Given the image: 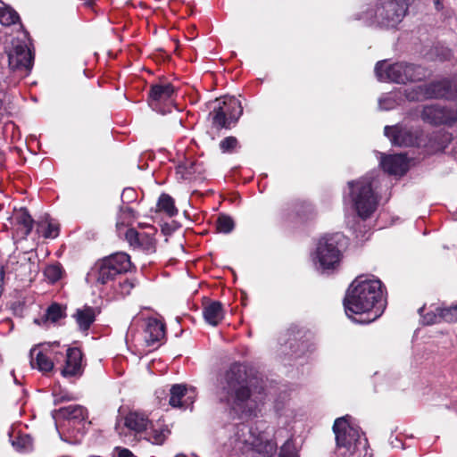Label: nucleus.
Segmentation results:
<instances>
[{
    "instance_id": "obj_1",
    "label": "nucleus",
    "mask_w": 457,
    "mask_h": 457,
    "mask_svg": "<svg viewBox=\"0 0 457 457\" xmlns=\"http://www.w3.org/2000/svg\"><path fill=\"white\" fill-rule=\"evenodd\" d=\"M262 381L247 376L240 365H232L226 372L220 391V400L231 405L241 418L257 416L259 405L264 399Z\"/></svg>"
},
{
    "instance_id": "obj_2",
    "label": "nucleus",
    "mask_w": 457,
    "mask_h": 457,
    "mask_svg": "<svg viewBox=\"0 0 457 457\" xmlns=\"http://www.w3.org/2000/svg\"><path fill=\"white\" fill-rule=\"evenodd\" d=\"M343 303L348 317L366 314L364 320L358 321L370 323L379 318L386 308L384 286L379 279H370L365 275L359 276L346 290Z\"/></svg>"
},
{
    "instance_id": "obj_3",
    "label": "nucleus",
    "mask_w": 457,
    "mask_h": 457,
    "mask_svg": "<svg viewBox=\"0 0 457 457\" xmlns=\"http://www.w3.org/2000/svg\"><path fill=\"white\" fill-rule=\"evenodd\" d=\"M407 0H377L374 6L367 12L372 22L385 29L395 28L408 12Z\"/></svg>"
},
{
    "instance_id": "obj_4",
    "label": "nucleus",
    "mask_w": 457,
    "mask_h": 457,
    "mask_svg": "<svg viewBox=\"0 0 457 457\" xmlns=\"http://www.w3.org/2000/svg\"><path fill=\"white\" fill-rule=\"evenodd\" d=\"M375 72L380 80H389L398 84L420 81L427 77L424 67L403 62L391 65H386V61L378 62Z\"/></svg>"
},
{
    "instance_id": "obj_5",
    "label": "nucleus",
    "mask_w": 457,
    "mask_h": 457,
    "mask_svg": "<svg viewBox=\"0 0 457 457\" xmlns=\"http://www.w3.org/2000/svg\"><path fill=\"white\" fill-rule=\"evenodd\" d=\"M132 268L135 267L130 256L126 253L118 252L97 261L88 275L94 277L97 283L105 285Z\"/></svg>"
},
{
    "instance_id": "obj_6",
    "label": "nucleus",
    "mask_w": 457,
    "mask_h": 457,
    "mask_svg": "<svg viewBox=\"0 0 457 457\" xmlns=\"http://www.w3.org/2000/svg\"><path fill=\"white\" fill-rule=\"evenodd\" d=\"M350 196L358 215L369 218L377 209L378 196L372 187L371 177H363L355 181H349Z\"/></svg>"
},
{
    "instance_id": "obj_7",
    "label": "nucleus",
    "mask_w": 457,
    "mask_h": 457,
    "mask_svg": "<svg viewBox=\"0 0 457 457\" xmlns=\"http://www.w3.org/2000/svg\"><path fill=\"white\" fill-rule=\"evenodd\" d=\"M216 103L209 113L212 126L218 130L231 129L243 114L241 102L235 96H223Z\"/></svg>"
},
{
    "instance_id": "obj_8",
    "label": "nucleus",
    "mask_w": 457,
    "mask_h": 457,
    "mask_svg": "<svg viewBox=\"0 0 457 457\" xmlns=\"http://www.w3.org/2000/svg\"><path fill=\"white\" fill-rule=\"evenodd\" d=\"M337 450L334 457H371L368 441L360 430H334Z\"/></svg>"
},
{
    "instance_id": "obj_9",
    "label": "nucleus",
    "mask_w": 457,
    "mask_h": 457,
    "mask_svg": "<svg viewBox=\"0 0 457 457\" xmlns=\"http://www.w3.org/2000/svg\"><path fill=\"white\" fill-rule=\"evenodd\" d=\"M343 236L341 234L327 235L320 239L316 249V255L320 267L323 270H335L341 260V251L338 244Z\"/></svg>"
},
{
    "instance_id": "obj_10",
    "label": "nucleus",
    "mask_w": 457,
    "mask_h": 457,
    "mask_svg": "<svg viewBox=\"0 0 457 457\" xmlns=\"http://www.w3.org/2000/svg\"><path fill=\"white\" fill-rule=\"evenodd\" d=\"M176 89L170 82L152 84L147 96L148 105L162 114L171 112Z\"/></svg>"
},
{
    "instance_id": "obj_11",
    "label": "nucleus",
    "mask_w": 457,
    "mask_h": 457,
    "mask_svg": "<svg viewBox=\"0 0 457 457\" xmlns=\"http://www.w3.org/2000/svg\"><path fill=\"white\" fill-rule=\"evenodd\" d=\"M237 441L242 444L243 451H255L262 457H272L277 451V444L264 437L262 430H240Z\"/></svg>"
},
{
    "instance_id": "obj_12",
    "label": "nucleus",
    "mask_w": 457,
    "mask_h": 457,
    "mask_svg": "<svg viewBox=\"0 0 457 457\" xmlns=\"http://www.w3.org/2000/svg\"><path fill=\"white\" fill-rule=\"evenodd\" d=\"M286 336L287 338L285 345L290 349L292 355L299 357L309 350L312 338L309 330L297 325H291L287 330Z\"/></svg>"
},
{
    "instance_id": "obj_13",
    "label": "nucleus",
    "mask_w": 457,
    "mask_h": 457,
    "mask_svg": "<svg viewBox=\"0 0 457 457\" xmlns=\"http://www.w3.org/2000/svg\"><path fill=\"white\" fill-rule=\"evenodd\" d=\"M8 62L12 71L27 75L32 69L33 56L26 45L17 43L8 53Z\"/></svg>"
},
{
    "instance_id": "obj_14",
    "label": "nucleus",
    "mask_w": 457,
    "mask_h": 457,
    "mask_svg": "<svg viewBox=\"0 0 457 457\" xmlns=\"http://www.w3.org/2000/svg\"><path fill=\"white\" fill-rule=\"evenodd\" d=\"M384 135L389 138L391 144L399 147H411L419 144V135L417 131H412L410 128L396 124L394 126H386Z\"/></svg>"
},
{
    "instance_id": "obj_15",
    "label": "nucleus",
    "mask_w": 457,
    "mask_h": 457,
    "mask_svg": "<svg viewBox=\"0 0 457 457\" xmlns=\"http://www.w3.org/2000/svg\"><path fill=\"white\" fill-rule=\"evenodd\" d=\"M85 366L82 351L78 347H69L66 351L65 363L61 370V374L67 378H79L83 375Z\"/></svg>"
},
{
    "instance_id": "obj_16",
    "label": "nucleus",
    "mask_w": 457,
    "mask_h": 457,
    "mask_svg": "<svg viewBox=\"0 0 457 457\" xmlns=\"http://www.w3.org/2000/svg\"><path fill=\"white\" fill-rule=\"evenodd\" d=\"M52 415L55 421L59 420H67L71 421L73 425H82L83 427L87 424L92 425V421L86 422V419H87V410L78 404L69 405L54 410Z\"/></svg>"
},
{
    "instance_id": "obj_17",
    "label": "nucleus",
    "mask_w": 457,
    "mask_h": 457,
    "mask_svg": "<svg viewBox=\"0 0 457 457\" xmlns=\"http://www.w3.org/2000/svg\"><path fill=\"white\" fill-rule=\"evenodd\" d=\"M188 391L185 385L175 384L170 390L169 404L172 408L186 410L192 406L195 402L194 391Z\"/></svg>"
},
{
    "instance_id": "obj_18",
    "label": "nucleus",
    "mask_w": 457,
    "mask_h": 457,
    "mask_svg": "<svg viewBox=\"0 0 457 457\" xmlns=\"http://www.w3.org/2000/svg\"><path fill=\"white\" fill-rule=\"evenodd\" d=\"M424 95L428 98H454L451 80L442 79L424 86Z\"/></svg>"
},
{
    "instance_id": "obj_19",
    "label": "nucleus",
    "mask_w": 457,
    "mask_h": 457,
    "mask_svg": "<svg viewBox=\"0 0 457 457\" xmlns=\"http://www.w3.org/2000/svg\"><path fill=\"white\" fill-rule=\"evenodd\" d=\"M422 120L433 124L441 125L446 123L449 119L457 121V111L453 117L446 115V110L439 105L424 106L420 114Z\"/></svg>"
},
{
    "instance_id": "obj_20",
    "label": "nucleus",
    "mask_w": 457,
    "mask_h": 457,
    "mask_svg": "<svg viewBox=\"0 0 457 457\" xmlns=\"http://www.w3.org/2000/svg\"><path fill=\"white\" fill-rule=\"evenodd\" d=\"M383 170L390 175H403L407 171L408 163L404 154L386 156L381 161Z\"/></svg>"
},
{
    "instance_id": "obj_21",
    "label": "nucleus",
    "mask_w": 457,
    "mask_h": 457,
    "mask_svg": "<svg viewBox=\"0 0 457 457\" xmlns=\"http://www.w3.org/2000/svg\"><path fill=\"white\" fill-rule=\"evenodd\" d=\"M203 306V316L209 325L215 327L224 319L223 305L220 302L205 300Z\"/></svg>"
},
{
    "instance_id": "obj_22",
    "label": "nucleus",
    "mask_w": 457,
    "mask_h": 457,
    "mask_svg": "<svg viewBox=\"0 0 457 457\" xmlns=\"http://www.w3.org/2000/svg\"><path fill=\"white\" fill-rule=\"evenodd\" d=\"M165 337V325L157 319H149L145 328V340L148 346H154Z\"/></svg>"
},
{
    "instance_id": "obj_23",
    "label": "nucleus",
    "mask_w": 457,
    "mask_h": 457,
    "mask_svg": "<svg viewBox=\"0 0 457 457\" xmlns=\"http://www.w3.org/2000/svg\"><path fill=\"white\" fill-rule=\"evenodd\" d=\"M9 439L12 445L19 452H27L32 449V437L22 430H10Z\"/></svg>"
},
{
    "instance_id": "obj_24",
    "label": "nucleus",
    "mask_w": 457,
    "mask_h": 457,
    "mask_svg": "<svg viewBox=\"0 0 457 457\" xmlns=\"http://www.w3.org/2000/svg\"><path fill=\"white\" fill-rule=\"evenodd\" d=\"M65 316V307L60 303H53L47 307L41 318L34 320V323L37 325H45L48 321L54 323Z\"/></svg>"
},
{
    "instance_id": "obj_25",
    "label": "nucleus",
    "mask_w": 457,
    "mask_h": 457,
    "mask_svg": "<svg viewBox=\"0 0 457 457\" xmlns=\"http://www.w3.org/2000/svg\"><path fill=\"white\" fill-rule=\"evenodd\" d=\"M126 428H147L153 426L148 416L138 411H129L125 417Z\"/></svg>"
},
{
    "instance_id": "obj_26",
    "label": "nucleus",
    "mask_w": 457,
    "mask_h": 457,
    "mask_svg": "<svg viewBox=\"0 0 457 457\" xmlns=\"http://www.w3.org/2000/svg\"><path fill=\"white\" fill-rule=\"evenodd\" d=\"M29 355L30 365L33 369H37L43 372H47L53 370L54 362L42 351L37 352V350L33 348L30 350Z\"/></svg>"
},
{
    "instance_id": "obj_27",
    "label": "nucleus",
    "mask_w": 457,
    "mask_h": 457,
    "mask_svg": "<svg viewBox=\"0 0 457 457\" xmlns=\"http://www.w3.org/2000/svg\"><path fill=\"white\" fill-rule=\"evenodd\" d=\"M79 328L82 331H87L96 320L95 309L90 306H85L82 309H78L73 314Z\"/></svg>"
},
{
    "instance_id": "obj_28",
    "label": "nucleus",
    "mask_w": 457,
    "mask_h": 457,
    "mask_svg": "<svg viewBox=\"0 0 457 457\" xmlns=\"http://www.w3.org/2000/svg\"><path fill=\"white\" fill-rule=\"evenodd\" d=\"M16 223L22 227V235L26 238L32 231L34 220L26 208H21L14 216Z\"/></svg>"
},
{
    "instance_id": "obj_29",
    "label": "nucleus",
    "mask_w": 457,
    "mask_h": 457,
    "mask_svg": "<svg viewBox=\"0 0 457 457\" xmlns=\"http://www.w3.org/2000/svg\"><path fill=\"white\" fill-rule=\"evenodd\" d=\"M158 212H165L169 217L178 214V209L175 206L174 199L168 194H162L157 202Z\"/></svg>"
},
{
    "instance_id": "obj_30",
    "label": "nucleus",
    "mask_w": 457,
    "mask_h": 457,
    "mask_svg": "<svg viewBox=\"0 0 457 457\" xmlns=\"http://www.w3.org/2000/svg\"><path fill=\"white\" fill-rule=\"evenodd\" d=\"M136 436L144 437L153 445H162L167 437L164 430H136Z\"/></svg>"
},
{
    "instance_id": "obj_31",
    "label": "nucleus",
    "mask_w": 457,
    "mask_h": 457,
    "mask_svg": "<svg viewBox=\"0 0 457 457\" xmlns=\"http://www.w3.org/2000/svg\"><path fill=\"white\" fill-rule=\"evenodd\" d=\"M424 310L425 305L420 307L418 311L419 314L421 316L422 323L424 325L429 326L443 322L441 319V307H436L435 311H429L427 313H423Z\"/></svg>"
},
{
    "instance_id": "obj_32",
    "label": "nucleus",
    "mask_w": 457,
    "mask_h": 457,
    "mask_svg": "<svg viewBox=\"0 0 457 457\" xmlns=\"http://www.w3.org/2000/svg\"><path fill=\"white\" fill-rule=\"evenodd\" d=\"M36 231L45 238H55L59 235V226L51 222H37Z\"/></svg>"
},
{
    "instance_id": "obj_33",
    "label": "nucleus",
    "mask_w": 457,
    "mask_h": 457,
    "mask_svg": "<svg viewBox=\"0 0 457 457\" xmlns=\"http://www.w3.org/2000/svg\"><path fill=\"white\" fill-rule=\"evenodd\" d=\"M235 228L233 219L227 214H220L216 220V229L220 233L228 234Z\"/></svg>"
},
{
    "instance_id": "obj_34",
    "label": "nucleus",
    "mask_w": 457,
    "mask_h": 457,
    "mask_svg": "<svg viewBox=\"0 0 457 457\" xmlns=\"http://www.w3.org/2000/svg\"><path fill=\"white\" fill-rule=\"evenodd\" d=\"M21 19L18 12L8 7L0 9V22L4 26H10L20 22Z\"/></svg>"
},
{
    "instance_id": "obj_35",
    "label": "nucleus",
    "mask_w": 457,
    "mask_h": 457,
    "mask_svg": "<svg viewBox=\"0 0 457 457\" xmlns=\"http://www.w3.org/2000/svg\"><path fill=\"white\" fill-rule=\"evenodd\" d=\"M299 445L293 438H289L281 446L279 457H299Z\"/></svg>"
},
{
    "instance_id": "obj_36",
    "label": "nucleus",
    "mask_w": 457,
    "mask_h": 457,
    "mask_svg": "<svg viewBox=\"0 0 457 457\" xmlns=\"http://www.w3.org/2000/svg\"><path fill=\"white\" fill-rule=\"evenodd\" d=\"M135 248H140L147 253H154L155 252V241L150 235L142 233Z\"/></svg>"
},
{
    "instance_id": "obj_37",
    "label": "nucleus",
    "mask_w": 457,
    "mask_h": 457,
    "mask_svg": "<svg viewBox=\"0 0 457 457\" xmlns=\"http://www.w3.org/2000/svg\"><path fill=\"white\" fill-rule=\"evenodd\" d=\"M63 269L60 263L48 265L45 270V276L47 279L54 283L58 281L62 276Z\"/></svg>"
},
{
    "instance_id": "obj_38",
    "label": "nucleus",
    "mask_w": 457,
    "mask_h": 457,
    "mask_svg": "<svg viewBox=\"0 0 457 457\" xmlns=\"http://www.w3.org/2000/svg\"><path fill=\"white\" fill-rule=\"evenodd\" d=\"M441 319L443 322H457V303L448 307H441Z\"/></svg>"
},
{
    "instance_id": "obj_39",
    "label": "nucleus",
    "mask_w": 457,
    "mask_h": 457,
    "mask_svg": "<svg viewBox=\"0 0 457 457\" xmlns=\"http://www.w3.org/2000/svg\"><path fill=\"white\" fill-rule=\"evenodd\" d=\"M120 218L117 222V227L124 226L125 222H129L136 218V212L129 206H121L120 208Z\"/></svg>"
},
{
    "instance_id": "obj_40",
    "label": "nucleus",
    "mask_w": 457,
    "mask_h": 457,
    "mask_svg": "<svg viewBox=\"0 0 457 457\" xmlns=\"http://www.w3.org/2000/svg\"><path fill=\"white\" fill-rule=\"evenodd\" d=\"M72 432H74V430H58L59 436L62 441L71 445L79 444L82 440L83 433L72 436Z\"/></svg>"
},
{
    "instance_id": "obj_41",
    "label": "nucleus",
    "mask_w": 457,
    "mask_h": 457,
    "mask_svg": "<svg viewBox=\"0 0 457 457\" xmlns=\"http://www.w3.org/2000/svg\"><path fill=\"white\" fill-rule=\"evenodd\" d=\"M353 421L354 419L351 415L346 414L336 419L332 428H354L357 425Z\"/></svg>"
},
{
    "instance_id": "obj_42",
    "label": "nucleus",
    "mask_w": 457,
    "mask_h": 457,
    "mask_svg": "<svg viewBox=\"0 0 457 457\" xmlns=\"http://www.w3.org/2000/svg\"><path fill=\"white\" fill-rule=\"evenodd\" d=\"M238 146V140L235 137H227L220 142L222 153H232Z\"/></svg>"
},
{
    "instance_id": "obj_43",
    "label": "nucleus",
    "mask_w": 457,
    "mask_h": 457,
    "mask_svg": "<svg viewBox=\"0 0 457 457\" xmlns=\"http://www.w3.org/2000/svg\"><path fill=\"white\" fill-rule=\"evenodd\" d=\"M412 436L411 435H403V433H398L396 435H394V433H391V436L389 437L390 445L394 448H399L403 449L405 447V445L403 443V437H409Z\"/></svg>"
},
{
    "instance_id": "obj_44",
    "label": "nucleus",
    "mask_w": 457,
    "mask_h": 457,
    "mask_svg": "<svg viewBox=\"0 0 457 457\" xmlns=\"http://www.w3.org/2000/svg\"><path fill=\"white\" fill-rule=\"evenodd\" d=\"M141 234L142 233L137 232L135 228H129L125 233V239L131 246L135 247L138 243Z\"/></svg>"
},
{
    "instance_id": "obj_45",
    "label": "nucleus",
    "mask_w": 457,
    "mask_h": 457,
    "mask_svg": "<svg viewBox=\"0 0 457 457\" xmlns=\"http://www.w3.org/2000/svg\"><path fill=\"white\" fill-rule=\"evenodd\" d=\"M137 193L131 187H126L121 193V201L123 203H131L136 200Z\"/></svg>"
},
{
    "instance_id": "obj_46",
    "label": "nucleus",
    "mask_w": 457,
    "mask_h": 457,
    "mask_svg": "<svg viewBox=\"0 0 457 457\" xmlns=\"http://www.w3.org/2000/svg\"><path fill=\"white\" fill-rule=\"evenodd\" d=\"M54 403L55 405L60 404L64 402L75 400V397L69 393L54 394Z\"/></svg>"
},
{
    "instance_id": "obj_47",
    "label": "nucleus",
    "mask_w": 457,
    "mask_h": 457,
    "mask_svg": "<svg viewBox=\"0 0 457 457\" xmlns=\"http://www.w3.org/2000/svg\"><path fill=\"white\" fill-rule=\"evenodd\" d=\"M119 287L120 288V293L124 295H128L130 294L131 289L135 287V284L132 280L126 278L122 282L119 283Z\"/></svg>"
},
{
    "instance_id": "obj_48",
    "label": "nucleus",
    "mask_w": 457,
    "mask_h": 457,
    "mask_svg": "<svg viewBox=\"0 0 457 457\" xmlns=\"http://www.w3.org/2000/svg\"><path fill=\"white\" fill-rule=\"evenodd\" d=\"M115 451L117 452V457H136L129 449L116 447Z\"/></svg>"
},
{
    "instance_id": "obj_49",
    "label": "nucleus",
    "mask_w": 457,
    "mask_h": 457,
    "mask_svg": "<svg viewBox=\"0 0 457 457\" xmlns=\"http://www.w3.org/2000/svg\"><path fill=\"white\" fill-rule=\"evenodd\" d=\"M435 7L437 11H440L443 9V0H434Z\"/></svg>"
},
{
    "instance_id": "obj_50",
    "label": "nucleus",
    "mask_w": 457,
    "mask_h": 457,
    "mask_svg": "<svg viewBox=\"0 0 457 457\" xmlns=\"http://www.w3.org/2000/svg\"><path fill=\"white\" fill-rule=\"evenodd\" d=\"M454 98L457 97V79L452 81Z\"/></svg>"
},
{
    "instance_id": "obj_51",
    "label": "nucleus",
    "mask_w": 457,
    "mask_h": 457,
    "mask_svg": "<svg viewBox=\"0 0 457 457\" xmlns=\"http://www.w3.org/2000/svg\"><path fill=\"white\" fill-rule=\"evenodd\" d=\"M4 275H5L4 267L2 266L0 268V282H2L3 284H4Z\"/></svg>"
},
{
    "instance_id": "obj_52",
    "label": "nucleus",
    "mask_w": 457,
    "mask_h": 457,
    "mask_svg": "<svg viewBox=\"0 0 457 457\" xmlns=\"http://www.w3.org/2000/svg\"><path fill=\"white\" fill-rule=\"evenodd\" d=\"M193 166H194V163H193V162L190 164V166H189V167H186V166H184L185 170H187V172L188 174H192V173H194V172H195V170H193Z\"/></svg>"
}]
</instances>
